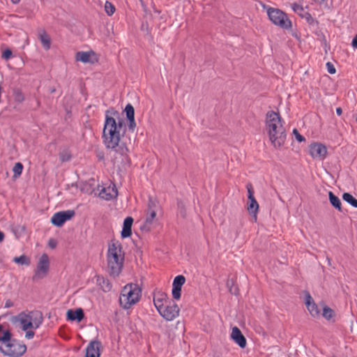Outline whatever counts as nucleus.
Wrapping results in <instances>:
<instances>
[{"instance_id":"obj_1","label":"nucleus","mask_w":357,"mask_h":357,"mask_svg":"<svg viewBox=\"0 0 357 357\" xmlns=\"http://www.w3.org/2000/svg\"><path fill=\"white\" fill-rule=\"evenodd\" d=\"M125 121L120 118L118 111L109 108L105 112V121L102 132L103 142L110 153L113 152L114 162H123L127 158L128 149L121 140L125 133Z\"/></svg>"},{"instance_id":"obj_2","label":"nucleus","mask_w":357,"mask_h":357,"mask_svg":"<svg viewBox=\"0 0 357 357\" xmlns=\"http://www.w3.org/2000/svg\"><path fill=\"white\" fill-rule=\"evenodd\" d=\"M266 128L273 145L275 148L282 146L286 139V133L278 113L273 111L267 112Z\"/></svg>"},{"instance_id":"obj_3","label":"nucleus","mask_w":357,"mask_h":357,"mask_svg":"<svg viewBox=\"0 0 357 357\" xmlns=\"http://www.w3.org/2000/svg\"><path fill=\"white\" fill-rule=\"evenodd\" d=\"M124 261V252L121 244L119 242L109 245L107 252V264L110 275L118 276L121 272Z\"/></svg>"},{"instance_id":"obj_4","label":"nucleus","mask_w":357,"mask_h":357,"mask_svg":"<svg viewBox=\"0 0 357 357\" xmlns=\"http://www.w3.org/2000/svg\"><path fill=\"white\" fill-rule=\"evenodd\" d=\"M142 290L137 284H126L122 289L119 303L124 309H129L137 303L140 298Z\"/></svg>"},{"instance_id":"obj_5","label":"nucleus","mask_w":357,"mask_h":357,"mask_svg":"<svg viewBox=\"0 0 357 357\" xmlns=\"http://www.w3.org/2000/svg\"><path fill=\"white\" fill-rule=\"evenodd\" d=\"M19 321L23 331L29 328H38L43 323V317L41 312L35 310L26 314L22 312L18 316Z\"/></svg>"},{"instance_id":"obj_6","label":"nucleus","mask_w":357,"mask_h":357,"mask_svg":"<svg viewBox=\"0 0 357 357\" xmlns=\"http://www.w3.org/2000/svg\"><path fill=\"white\" fill-rule=\"evenodd\" d=\"M158 208V202L150 197L147 205L146 219L140 227L142 231L148 232L153 228V223L156 221V211Z\"/></svg>"},{"instance_id":"obj_7","label":"nucleus","mask_w":357,"mask_h":357,"mask_svg":"<svg viewBox=\"0 0 357 357\" xmlns=\"http://www.w3.org/2000/svg\"><path fill=\"white\" fill-rule=\"evenodd\" d=\"M267 14L270 20L275 25L284 29L291 28V22L287 17V15L278 8H269Z\"/></svg>"},{"instance_id":"obj_8","label":"nucleus","mask_w":357,"mask_h":357,"mask_svg":"<svg viewBox=\"0 0 357 357\" xmlns=\"http://www.w3.org/2000/svg\"><path fill=\"white\" fill-rule=\"evenodd\" d=\"M26 347L16 340H13L6 344H0V351L5 355L10 357H20L26 351Z\"/></svg>"},{"instance_id":"obj_9","label":"nucleus","mask_w":357,"mask_h":357,"mask_svg":"<svg viewBox=\"0 0 357 357\" xmlns=\"http://www.w3.org/2000/svg\"><path fill=\"white\" fill-rule=\"evenodd\" d=\"M50 268V261L48 255L45 253L43 254L40 257L37 264L35 273L32 278L33 281L42 280L47 275Z\"/></svg>"},{"instance_id":"obj_10","label":"nucleus","mask_w":357,"mask_h":357,"mask_svg":"<svg viewBox=\"0 0 357 357\" xmlns=\"http://www.w3.org/2000/svg\"><path fill=\"white\" fill-rule=\"evenodd\" d=\"M179 307L173 301H169L163 308L159 309L158 312L167 321H172L178 316Z\"/></svg>"},{"instance_id":"obj_11","label":"nucleus","mask_w":357,"mask_h":357,"mask_svg":"<svg viewBox=\"0 0 357 357\" xmlns=\"http://www.w3.org/2000/svg\"><path fill=\"white\" fill-rule=\"evenodd\" d=\"M74 215L75 211L73 210L59 211L53 215L51 222L55 226L61 227L66 221L71 219Z\"/></svg>"},{"instance_id":"obj_12","label":"nucleus","mask_w":357,"mask_h":357,"mask_svg":"<svg viewBox=\"0 0 357 357\" xmlns=\"http://www.w3.org/2000/svg\"><path fill=\"white\" fill-rule=\"evenodd\" d=\"M310 154L313 158L323 160L327 154V149L322 144L314 143L310 146Z\"/></svg>"},{"instance_id":"obj_13","label":"nucleus","mask_w":357,"mask_h":357,"mask_svg":"<svg viewBox=\"0 0 357 357\" xmlns=\"http://www.w3.org/2000/svg\"><path fill=\"white\" fill-rule=\"evenodd\" d=\"M185 282V278L179 275L175 277L172 284V296L174 299L178 300L181 296V287Z\"/></svg>"},{"instance_id":"obj_14","label":"nucleus","mask_w":357,"mask_h":357,"mask_svg":"<svg viewBox=\"0 0 357 357\" xmlns=\"http://www.w3.org/2000/svg\"><path fill=\"white\" fill-rule=\"evenodd\" d=\"M101 345V342L99 340H94L91 341L86 348L85 357H100Z\"/></svg>"},{"instance_id":"obj_15","label":"nucleus","mask_w":357,"mask_h":357,"mask_svg":"<svg viewBox=\"0 0 357 357\" xmlns=\"http://www.w3.org/2000/svg\"><path fill=\"white\" fill-rule=\"evenodd\" d=\"M231 337L241 348L243 349L246 347V339L237 326L232 328Z\"/></svg>"},{"instance_id":"obj_16","label":"nucleus","mask_w":357,"mask_h":357,"mask_svg":"<svg viewBox=\"0 0 357 357\" xmlns=\"http://www.w3.org/2000/svg\"><path fill=\"white\" fill-rule=\"evenodd\" d=\"M305 305L312 317H315L319 315L320 312L318 307L308 292L305 294Z\"/></svg>"},{"instance_id":"obj_17","label":"nucleus","mask_w":357,"mask_h":357,"mask_svg":"<svg viewBox=\"0 0 357 357\" xmlns=\"http://www.w3.org/2000/svg\"><path fill=\"white\" fill-rule=\"evenodd\" d=\"M99 195L106 200H109L116 197L118 195V192L115 187L112 188L109 186L108 188H103L100 191Z\"/></svg>"},{"instance_id":"obj_18","label":"nucleus","mask_w":357,"mask_h":357,"mask_svg":"<svg viewBox=\"0 0 357 357\" xmlns=\"http://www.w3.org/2000/svg\"><path fill=\"white\" fill-rule=\"evenodd\" d=\"M66 316L68 320L80 321L84 319V313L82 308H77L75 310H68Z\"/></svg>"},{"instance_id":"obj_19","label":"nucleus","mask_w":357,"mask_h":357,"mask_svg":"<svg viewBox=\"0 0 357 357\" xmlns=\"http://www.w3.org/2000/svg\"><path fill=\"white\" fill-rule=\"evenodd\" d=\"M153 303L154 305L159 311V309L163 308V307L169 303V301L167 299V294L164 293H158L153 297Z\"/></svg>"},{"instance_id":"obj_20","label":"nucleus","mask_w":357,"mask_h":357,"mask_svg":"<svg viewBox=\"0 0 357 357\" xmlns=\"http://www.w3.org/2000/svg\"><path fill=\"white\" fill-rule=\"evenodd\" d=\"M133 223V218L127 217L123 222V227L121 231V237L125 238L130 236L132 234V225Z\"/></svg>"},{"instance_id":"obj_21","label":"nucleus","mask_w":357,"mask_h":357,"mask_svg":"<svg viewBox=\"0 0 357 357\" xmlns=\"http://www.w3.org/2000/svg\"><path fill=\"white\" fill-rule=\"evenodd\" d=\"M329 201L331 205L338 211L342 212V203L338 197L334 195L331 191L328 192Z\"/></svg>"},{"instance_id":"obj_22","label":"nucleus","mask_w":357,"mask_h":357,"mask_svg":"<svg viewBox=\"0 0 357 357\" xmlns=\"http://www.w3.org/2000/svg\"><path fill=\"white\" fill-rule=\"evenodd\" d=\"M96 282L105 292L109 291L112 288V285L109 281L103 277L98 276L96 279Z\"/></svg>"},{"instance_id":"obj_23","label":"nucleus","mask_w":357,"mask_h":357,"mask_svg":"<svg viewBox=\"0 0 357 357\" xmlns=\"http://www.w3.org/2000/svg\"><path fill=\"white\" fill-rule=\"evenodd\" d=\"M91 54H94V53L93 52H78L76 53L75 59L77 61L83 63H89L91 62L90 56Z\"/></svg>"},{"instance_id":"obj_24","label":"nucleus","mask_w":357,"mask_h":357,"mask_svg":"<svg viewBox=\"0 0 357 357\" xmlns=\"http://www.w3.org/2000/svg\"><path fill=\"white\" fill-rule=\"evenodd\" d=\"M248 200H249V203H248V207H247L248 212L250 214L256 215V213H257L258 209H259V204H258L257 200L255 199V197H251V199H248Z\"/></svg>"},{"instance_id":"obj_25","label":"nucleus","mask_w":357,"mask_h":357,"mask_svg":"<svg viewBox=\"0 0 357 357\" xmlns=\"http://www.w3.org/2000/svg\"><path fill=\"white\" fill-rule=\"evenodd\" d=\"M40 40L43 44V47L45 50H49L50 48V38L47 36L45 31H43L39 34Z\"/></svg>"},{"instance_id":"obj_26","label":"nucleus","mask_w":357,"mask_h":357,"mask_svg":"<svg viewBox=\"0 0 357 357\" xmlns=\"http://www.w3.org/2000/svg\"><path fill=\"white\" fill-rule=\"evenodd\" d=\"M342 199L344 201L347 202L354 208H357V199L350 193L344 192L342 195Z\"/></svg>"},{"instance_id":"obj_27","label":"nucleus","mask_w":357,"mask_h":357,"mask_svg":"<svg viewBox=\"0 0 357 357\" xmlns=\"http://www.w3.org/2000/svg\"><path fill=\"white\" fill-rule=\"evenodd\" d=\"M3 335L0 336V344H6L8 342H10L13 340H11V333L9 331H3Z\"/></svg>"},{"instance_id":"obj_28","label":"nucleus","mask_w":357,"mask_h":357,"mask_svg":"<svg viewBox=\"0 0 357 357\" xmlns=\"http://www.w3.org/2000/svg\"><path fill=\"white\" fill-rule=\"evenodd\" d=\"M227 287L229 288V291L231 294L234 295H237L238 294V288L235 285V282L233 279L227 280Z\"/></svg>"},{"instance_id":"obj_29","label":"nucleus","mask_w":357,"mask_h":357,"mask_svg":"<svg viewBox=\"0 0 357 357\" xmlns=\"http://www.w3.org/2000/svg\"><path fill=\"white\" fill-rule=\"evenodd\" d=\"M13 261H15L17 264H21V265H29L30 264V259L29 257H27L25 255H21L20 257H16L13 259Z\"/></svg>"},{"instance_id":"obj_30","label":"nucleus","mask_w":357,"mask_h":357,"mask_svg":"<svg viewBox=\"0 0 357 357\" xmlns=\"http://www.w3.org/2000/svg\"><path fill=\"white\" fill-rule=\"evenodd\" d=\"M335 314L334 311L328 306H324L323 307V317L327 320H331Z\"/></svg>"},{"instance_id":"obj_31","label":"nucleus","mask_w":357,"mask_h":357,"mask_svg":"<svg viewBox=\"0 0 357 357\" xmlns=\"http://www.w3.org/2000/svg\"><path fill=\"white\" fill-rule=\"evenodd\" d=\"M128 120L135 119V109L131 104H128L124 109Z\"/></svg>"},{"instance_id":"obj_32","label":"nucleus","mask_w":357,"mask_h":357,"mask_svg":"<svg viewBox=\"0 0 357 357\" xmlns=\"http://www.w3.org/2000/svg\"><path fill=\"white\" fill-rule=\"evenodd\" d=\"M22 169H23V165L21 162L15 163V165L13 169V171L14 173L13 176L15 178L20 176L22 174Z\"/></svg>"},{"instance_id":"obj_33","label":"nucleus","mask_w":357,"mask_h":357,"mask_svg":"<svg viewBox=\"0 0 357 357\" xmlns=\"http://www.w3.org/2000/svg\"><path fill=\"white\" fill-rule=\"evenodd\" d=\"M13 96L16 102H22L24 100V94L20 89H15L13 91Z\"/></svg>"},{"instance_id":"obj_34","label":"nucleus","mask_w":357,"mask_h":357,"mask_svg":"<svg viewBox=\"0 0 357 357\" xmlns=\"http://www.w3.org/2000/svg\"><path fill=\"white\" fill-rule=\"evenodd\" d=\"M105 10L110 16L114 13L115 7L111 2L107 1L105 4Z\"/></svg>"},{"instance_id":"obj_35","label":"nucleus","mask_w":357,"mask_h":357,"mask_svg":"<svg viewBox=\"0 0 357 357\" xmlns=\"http://www.w3.org/2000/svg\"><path fill=\"white\" fill-rule=\"evenodd\" d=\"M70 158L71 155L66 150L62 151L61 152L59 153V158L61 161L63 162L68 161L70 159Z\"/></svg>"},{"instance_id":"obj_36","label":"nucleus","mask_w":357,"mask_h":357,"mask_svg":"<svg viewBox=\"0 0 357 357\" xmlns=\"http://www.w3.org/2000/svg\"><path fill=\"white\" fill-rule=\"evenodd\" d=\"M292 9L295 13L298 14L301 17L305 13L304 9L302 6L298 5L297 3H293L291 6Z\"/></svg>"},{"instance_id":"obj_37","label":"nucleus","mask_w":357,"mask_h":357,"mask_svg":"<svg viewBox=\"0 0 357 357\" xmlns=\"http://www.w3.org/2000/svg\"><path fill=\"white\" fill-rule=\"evenodd\" d=\"M301 17L305 18L309 24H312L315 22L311 14L308 12H305Z\"/></svg>"},{"instance_id":"obj_38","label":"nucleus","mask_w":357,"mask_h":357,"mask_svg":"<svg viewBox=\"0 0 357 357\" xmlns=\"http://www.w3.org/2000/svg\"><path fill=\"white\" fill-rule=\"evenodd\" d=\"M178 210H179V213H180L181 215L183 218H185L186 211H185L184 204L181 202H178Z\"/></svg>"},{"instance_id":"obj_39","label":"nucleus","mask_w":357,"mask_h":357,"mask_svg":"<svg viewBox=\"0 0 357 357\" xmlns=\"http://www.w3.org/2000/svg\"><path fill=\"white\" fill-rule=\"evenodd\" d=\"M293 133L294 135H295V137L296 139L299 142H304L305 140V137L303 136H302L299 132L297 130V129H294L293 130Z\"/></svg>"},{"instance_id":"obj_40","label":"nucleus","mask_w":357,"mask_h":357,"mask_svg":"<svg viewBox=\"0 0 357 357\" xmlns=\"http://www.w3.org/2000/svg\"><path fill=\"white\" fill-rule=\"evenodd\" d=\"M246 188L248 190V198L251 199V197H254V190H253L252 185L251 183L247 184Z\"/></svg>"},{"instance_id":"obj_41","label":"nucleus","mask_w":357,"mask_h":357,"mask_svg":"<svg viewBox=\"0 0 357 357\" xmlns=\"http://www.w3.org/2000/svg\"><path fill=\"white\" fill-rule=\"evenodd\" d=\"M326 67H327V70H328V72L330 73V74H334L336 72V70H335V66H333V64L331 62H327L326 63Z\"/></svg>"},{"instance_id":"obj_42","label":"nucleus","mask_w":357,"mask_h":357,"mask_svg":"<svg viewBox=\"0 0 357 357\" xmlns=\"http://www.w3.org/2000/svg\"><path fill=\"white\" fill-rule=\"evenodd\" d=\"M11 56H12V52L10 50L8 49L3 52V54H2L3 59L8 60L11 57Z\"/></svg>"},{"instance_id":"obj_43","label":"nucleus","mask_w":357,"mask_h":357,"mask_svg":"<svg viewBox=\"0 0 357 357\" xmlns=\"http://www.w3.org/2000/svg\"><path fill=\"white\" fill-rule=\"evenodd\" d=\"M128 121H129L128 128L133 131L136 127V123H135V119H129Z\"/></svg>"},{"instance_id":"obj_44","label":"nucleus","mask_w":357,"mask_h":357,"mask_svg":"<svg viewBox=\"0 0 357 357\" xmlns=\"http://www.w3.org/2000/svg\"><path fill=\"white\" fill-rule=\"evenodd\" d=\"M56 244H57V243H56V241L55 239H54V238H50V239L49 240L48 245H49V247H50V248H51L54 249V248H56Z\"/></svg>"},{"instance_id":"obj_45","label":"nucleus","mask_w":357,"mask_h":357,"mask_svg":"<svg viewBox=\"0 0 357 357\" xmlns=\"http://www.w3.org/2000/svg\"><path fill=\"white\" fill-rule=\"evenodd\" d=\"M34 334L35 333L33 331H26L25 336L28 339H32L34 336Z\"/></svg>"},{"instance_id":"obj_46","label":"nucleus","mask_w":357,"mask_h":357,"mask_svg":"<svg viewBox=\"0 0 357 357\" xmlns=\"http://www.w3.org/2000/svg\"><path fill=\"white\" fill-rule=\"evenodd\" d=\"M351 45L354 48L357 49V34L355 36V37L352 40Z\"/></svg>"},{"instance_id":"obj_47","label":"nucleus","mask_w":357,"mask_h":357,"mask_svg":"<svg viewBox=\"0 0 357 357\" xmlns=\"http://www.w3.org/2000/svg\"><path fill=\"white\" fill-rule=\"evenodd\" d=\"M13 305V303L10 300H7L5 303V307L8 308Z\"/></svg>"},{"instance_id":"obj_48","label":"nucleus","mask_w":357,"mask_h":357,"mask_svg":"<svg viewBox=\"0 0 357 357\" xmlns=\"http://www.w3.org/2000/svg\"><path fill=\"white\" fill-rule=\"evenodd\" d=\"M336 113L337 115L340 116L342 114V109L341 107L336 108Z\"/></svg>"},{"instance_id":"obj_49","label":"nucleus","mask_w":357,"mask_h":357,"mask_svg":"<svg viewBox=\"0 0 357 357\" xmlns=\"http://www.w3.org/2000/svg\"><path fill=\"white\" fill-rule=\"evenodd\" d=\"M4 234L2 231H0V242H1L3 240Z\"/></svg>"},{"instance_id":"obj_50","label":"nucleus","mask_w":357,"mask_h":357,"mask_svg":"<svg viewBox=\"0 0 357 357\" xmlns=\"http://www.w3.org/2000/svg\"><path fill=\"white\" fill-rule=\"evenodd\" d=\"M11 1L13 3H18L20 0H11Z\"/></svg>"},{"instance_id":"obj_51","label":"nucleus","mask_w":357,"mask_h":357,"mask_svg":"<svg viewBox=\"0 0 357 357\" xmlns=\"http://www.w3.org/2000/svg\"><path fill=\"white\" fill-rule=\"evenodd\" d=\"M314 1L316 2H318V3H321L323 2L324 0H314Z\"/></svg>"},{"instance_id":"obj_52","label":"nucleus","mask_w":357,"mask_h":357,"mask_svg":"<svg viewBox=\"0 0 357 357\" xmlns=\"http://www.w3.org/2000/svg\"><path fill=\"white\" fill-rule=\"evenodd\" d=\"M3 331V326L0 325V333Z\"/></svg>"}]
</instances>
